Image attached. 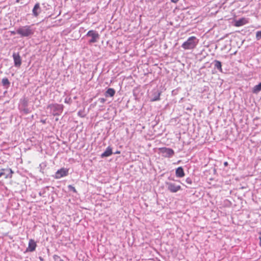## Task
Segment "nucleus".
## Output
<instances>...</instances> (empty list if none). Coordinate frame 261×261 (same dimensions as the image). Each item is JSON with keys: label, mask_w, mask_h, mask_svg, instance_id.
<instances>
[{"label": "nucleus", "mask_w": 261, "mask_h": 261, "mask_svg": "<svg viewBox=\"0 0 261 261\" xmlns=\"http://www.w3.org/2000/svg\"><path fill=\"white\" fill-rule=\"evenodd\" d=\"M161 94V91L156 89H153L151 92L150 101H155L159 100L160 99Z\"/></svg>", "instance_id": "9"}, {"label": "nucleus", "mask_w": 261, "mask_h": 261, "mask_svg": "<svg viewBox=\"0 0 261 261\" xmlns=\"http://www.w3.org/2000/svg\"><path fill=\"white\" fill-rule=\"evenodd\" d=\"M98 101L101 104H103L106 101V99L104 98H99L98 99Z\"/></svg>", "instance_id": "26"}, {"label": "nucleus", "mask_w": 261, "mask_h": 261, "mask_svg": "<svg viewBox=\"0 0 261 261\" xmlns=\"http://www.w3.org/2000/svg\"><path fill=\"white\" fill-rule=\"evenodd\" d=\"M160 153L164 158H171L174 154V151L170 148L167 147H161L159 148Z\"/></svg>", "instance_id": "5"}, {"label": "nucleus", "mask_w": 261, "mask_h": 261, "mask_svg": "<svg viewBox=\"0 0 261 261\" xmlns=\"http://www.w3.org/2000/svg\"><path fill=\"white\" fill-rule=\"evenodd\" d=\"M224 166H225V167H226V166H227L228 165V163H227V162H225L224 163Z\"/></svg>", "instance_id": "35"}, {"label": "nucleus", "mask_w": 261, "mask_h": 261, "mask_svg": "<svg viewBox=\"0 0 261 261\" xmlns=\"http://www.w3.org/2000/svg\"><path fill=\"white\" fill-rule=\"evenodd\" d=\"M83 113V112L82 111H79L77 113V115L83 118L85 116V115H84Z\"/></svg>", "instance_id": "27"}, {"label": "nucleus", "mask_w": 261, "mask_h": 261, "mask_svg": "<svg viewBox=\"0 0 261 261\" xmlns=\"http://www.w3.org/2000/svg\"><path fill=\"white\" fill-rule=\"evenodd\" d=\"M53 258L55 261H58V260H59V259L60 258V257L58 255H54L53 256Z\"/></svg>", "instance_id": "28"}, {"label": "nucleus", "mask_w": 261, "mask_h": 261, "mask_svg": "<svg viewBox=\"0 0 261 261\" xmlns=\"http://www.w3.org/2000/svg\"><path fill=\"white\" fill-rule=\"evenodd\" d=\"M13 173V171L11 168L0 169V177L4 176L5 178H11Z\"/></svg>", "instance_id": "8"}, {"label": "nucleus", "mask_w": 261, "mask_h": 261, "mask_svg": "<svg viewBox=\"0 0 261 261\" xmlns=\"http://www.w3.org/2000/svg\"><path fill=\"white\" fill-rule=\"evenodd\" d=\"M64 106L58 103H51L47 106V109L54 116H59L63 111Z\"/></svg>", "instance_id": "3"}, {"label": "nucleus", "mask_w": 261, "mask_h": 261, "mask_svg": "<svg viewBox=\"0 0 261 261\" xmlns=\"http://www.w3.org/2000/svg\"><path fill=\"white\" fill-rule=\"evenodd\" d=\"M37 245L35 241L33 239H31L29 241L28 247L27 249V251L33 252L35 250Z\"/></svg>", "instance_id": "13"}, {"label": "nucleus", "mask_w": 261, "mask_h": 261, "mask_svg": "<svg viewBox=\"0 0 261 261\" xmlns=\"http://www.w3.org/2000/svg\"><path fill=\"white\" fill-rule=\"evenodd\" d=\"M3 86L6 88L8 89L10 86V82L7 77H4L2 80Z\"/></svg>", "instance_id": "17"}, {"label": "nucleus", "mask_w": 261, "mask_h": 261, "mask_svg": "<svg viewBox=\"0 0 261 261\" xmlns=\"http://www.w3.org/2000/svg\"><path fill=\"white\" fill-rule=\"evenodd\" d=\"M248 21L245 18H241L239 20H236L234 22L233 25L235 27H241L247 23Z\"/></svg>", "instance_id": "14"}, {"label": "nucleus", "mask_w": 261, "mask_h": 261, "mask_svg": "<svg viewBox=\"0 0 261 261\" xmlns=\"http://www.w3.org/2000/svg\"><path fill=\"white\" fill-rule=\"evenodd\" d=\"M41 122L43 124H45L46 123V120L45 119H42L41 120Z\"/></svg>", "instance_id": "32"}, {"label": "nucleus", "mask_w": 261, "mask_h": 261, "mask_svg": "<svg viewBox=\"0 0 261 261\" xmlns=\"http://www.w3.org/2000/svg\"><path fill=\"white\" fill-rule=\"evenodd\" d=\"M28 101L24 99L22 102H21V105L19 106V108L20 107H28Z\"/></svg>", "instance_id": "22"}, {"label": "nucleus", "mask_w": 261, "mask_h": 261, "mask_svg": "<svg viewBox=\"0 0 261 261\" xmlns=\"http://www.w3.org/2000/svg\"><path fill=\"white\" fill-rule=\"evenodd\" d=\"M175 175L178 178H181L185 176V173L182 167H178L175 169Z\"/></svg>", "instance_id": "15"}, {"label": "nucleus", "mask_w": 261, "mask_h": 261, "mask_svg": "<svg viewBox=\"0 0 261 261\" xmlns=\"http://www.w3.org/2000/svg\"><path fill=\"white\" fill-rule=\"evenodd\" d=\"M64 102L70 105L72 102V99L70 97H67L64 100Z\"/></svg>", "instance_id": "24"}, {"label": "nucleus", "mask_w": 261, "mask_h": 261, "mask_svg": "<svg viewBox=\"0 0 261 261\" xmlns=\"http://www.w3.org/2000/svg\"><path fill=\"white\" fill-rule=\"evenodd\" d=\"M115 92V90L113 88H109L105 93V95L106 97H113Z\"/></svg>", "instance_id": "16"}, {"label": "nucleus", "mask_w": 261, "mask_h": 261, "mask_svg": "<svg viewBox=\"0 0 261 261\" xmlns=\"http://www.w3.org/2000/svg\"><path fill=\"white\" fill-rule=\"evenodd\" d=\"M113 154L112 148L109 146L107 147L106 150L101 154L100 156L101 158H105L111 156Z\"/></svg>", "instance_id": "12"}, {"label": "nucleus", "mask_w": 261, "mask_h": 261, "mask_svg": "<svg viewBox=\"0 0 261 261\" xmlns=\"http://www.w3.org/2000/svg\"><path fill=\"white\" fill-rule=\"evenodd\" d=\"M255 37L257 40H259L261 39V31H257L256 32Z\"/></svg>", "instance_id": "23"}, {"label": "nucleus", "mask_w": 261, "mask_h": 261, "mask_svg": "<svg viewBox=\"0 0 261 261\" xmlns=\"http://www.w3.org/2000/svg\"><path fill=\"white\" fill-rule=\"evenodd\" d=\"M41 11V9L40 6V4L37 3L35 5L32 10L33 15L35 17H37L40 13Z\"/></svg>", "instance_id": "11"}, {"label": "nucleus", "mask_w": 261, "mask_h": 261, "mask_svg": "<svg viewBox=\"0 0 261 261\" xmlns=\"http://www.w3.org/2000/svg\"><path fill=\"white\" fill-rule=\"evenodd\" d=\"M86 37H90L88 40L89 44H92L97 42L99 39V35L95 30H90L86 34Z\"/></svg>", "instance_id": "4"}, {"label": "nucleus", "mask_w": 261, "mask_h": 261, "mask_svg": "<svg viewBox=\"0 0 261 261\" xmlns=\"http://www.w3.org/2000/svg\"><path fill=\"white\" fill-rule=\"evenodd\" d=\"M199 42V39L195 36H191L184 42L181 47L185 50H191L194 49Z\"/></svg>", "instance_id": "2"}, {"label": "nucleus", "mask_w": 261, "mask_h": 261, "mask_svg": "<svg viewBox=\"0 0 261 261\" xmlns=\"http://www.w3.org/2000/svg\"><path fill=\"white\" fill-rule=\"evenodd\" d=\"M69 169L65 168H62L57 170L54 176L55 178L60 179L68 175Z\"/></svg>", "instance_id": "7"}, {"label": "nucleus", "mask_w": 261, "mask_h": 261, "mask_svg": "<svg viewBox=\"0 0 261 261\" xmlns=\"http://www.w3.org/2000/svg\"><path fill=\"white\" fill-rule=\"evenodd\" d=\"M19 109L20 111L22 112L25 114H29L31 111L28 107H20Z\"/></svg>", "instance_id": "20"}, {"label": "nucleus", "mask_w": 261, "mask_h": 261, "mask_svg": "<svg viewBox=\"0 0 261 261\" xmlns=\"http://www.w3.org/2000/svg\"><path fill=\"white\" fill-rule=\"evenodd\" d=\"M59 261H64L62 259H61V258L59 259Z\"/></svg>", "instance_id": "36"}, {"label": "nucleus", "mask_w": 261, "mask_h": 261, "mask_svg": "<svg viewBox=\"0 0 261 261\" xmlns=\"http://www.w3.org/2000/svg\"><path fill=\"white\" fill-rule=\"evenodd\" d=\"M166 188L171 193H176L181 189L180 185H177L174 182H165Z\"/></svg>", "instance_id": "6"}, {"label": "nucleus", "mask_w": 261, "mask_h": 261, "mask_svg": "<svg viewBox=\"0 0 261 261\" xmlns=\"http://www.w3.org/2000/svg\"><path fill=\"white\" fill-rule=\"evenodd\" d=\"M179 1V0H171V2L173 3H177Z\"/></svg>", "instance_id": "31"}, {"label": "nucleus", "mask_w": 261, "mask_h": 261, "mask_svg": "<svg viewBox=\"0 0 261 261\" xmlns=\"http://www.w3.org/2000/svg\"><path fill=\"white\" fill-rule=\"evenodd\" d=\"M214 64L215 68L217 69L220 72L222 71V64L220 61L215 60L214 61Z\"/></svg>", "instance_id": "18"}, {"label": "nucleus", "mask_w": 261, "mask_h": 261, "mask_svg": "<svg viewBox=\"0 0 261 261\" xmlns=\"http://www.w3.org/2000/svg\"><path fill=\"white\" fill-rule=\"evenodd\" d=\"M259 240H260V242H259V246L261 247V231L259 232Z\"/></svg>", "instance_id": "29"}, {"label": "nucleus", "mask_w": 261, "mask_h": 261, "mask_svg": "<svg viewBox=\"0 0 261 261\" xmlns=\"http://www.w3.org/2000/svg\"><path fill=\"white\" fill-rule=\"evenodd\" d=\"M186 182L189 185H191L192 184V179L190 177H188L186 179Z\"/></svg>", "instance_id": "25"}, {"label": "nucleus", "mask_w": 261, "mask_h": 261, "mask_svg": "<svg viewBox=\"0 0 261 261\" xmlns=\"http://www.w3.org/2000/svg\"><path fill=\"white\" fill-rule=\"evenodd\" d=\"M261 91V82L255 85L252 89V92L254 94H257Z\"/></svg>", "instance_id": "19"}, {"label": "nucleus", "mask_w": 261, "mask_h": 261, "mask_svg": "<svg viewBox=\"0 0 261 261\" xmlns=\"http://www.w3.org/2000/svg\"><path fill=\"white\" fill-rule=\"evenodd\" d=\"M14 65L15 67H19L21 64V59L19 53H14L13 54Z\"/></svg>", "instance_id": "10"}, {"label": "nucleus", "mask_w": 261, "mask_h": 261, "mask_svg": "<svg viewBox=\"0 0 261 261\" xmlns=\"http://www.w3.org/2000/svg\"><path fill=\"white\" fill-rule=\"evenodd\" d=\"M113 153H114V154H120V151H116V152H113Z\"/></svg>", "instance_id": "33"}, {"label": "nucleus", "mask_w": 261, "mask_h": 261, "mask_svg": "<svg viewBox=\"0 0 261 261\" xmlns=\"http://www.w3.org/2000/svg\"><path fill=\"white\" fill-rule=\"evenodd\" d=\"M68 189L69 190V191H72L73 193H77V191L75 189V188L72 186V185H69L68 186Z\"/></svg>", "instance_id": "21"}, {"label": "nucleus", "mask_w": 261, "mask_h": 261, "mask_svg": "<svg viewBox=\"0 0 261 261\" xmlns=\"http://www.w3.org/2000/svg\"><path fill=\"white\" fill-rule=\"evenodd\" d=\"M33 25H26L20 26L16 30V33L22 38L31 37L35 32V29L33 27Z\"/></svg>", "instance_id": "1"}, {"label": "nucleus", "mask_w": 261, "mask_h": 261, "mask_svg": "<svg viewBox=\"0 0 261 261\" xmlns=\"http://www.w3.org/2000/svg\"><path fill=\"white\" fill-rule=\"evenodd\" d=\"M11 34L13 35H15V34H17L16 31H12Z\"/></svg>", "instance_id": "34"}, {"label": "nucleus", "mask_w": 261, "mask_h": 261, "mask_svg": "<svg viewBox=\"0 0 261 261\" xmlns=\"http://www.w3.org/2000/svg\"><path fill=\"white\" fill-rule=\"evenodd\" d=\"M45 193V190H44L43 191V192L40 191V192L39 193V195H40V196H42V194H44Z\"/></svg>", "instance_id": "30"}]
</instances>
